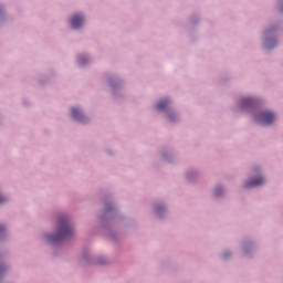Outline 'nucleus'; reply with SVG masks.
Listing matches in <instances>:
<instances>
[{
	"label": "nucleus",
	"instance_id": "0eeeda50",
	"mask_svg": "<svg viewBox=\"0 0 283 283\" xmlns=\"http://www.w3.org/2000/svg\"><path fill=\"white\" fill-rule=\"evenodd\" d=\"M241 105L244 107L247 105H253V99L251 97H245L241 101Z\"/></svg>",
	"mask_w": 283,
	"mask_h": 283
},
{
	"label": "nucleus",
	"instance_id": "9b49d317",
	"mask_svg": "<svg viewBox=\"0 0 283 283\" xmlns=\"http://www.w3.org/2000/svg\"><path fill=\"white\" fill-rule=\"evenodd\" d=\"M268 48H271V46H269V44H268Z\"/></svg>",
	"mask_w": 283,
	"mask_h": 283
},
{
	"label": "nucleus",
	"instance_id": "6e6552de",
	"mask_svg": "<svg viewBox=\"0 0 283 283\" xmlns=\"http://www.w3.org/2000/svg\"><path fill=\"white\" fill-rule=\"evenodd\" d=\"M1 202H6V198H3V196L0 195V205Z\"/></svg>",
	"mask_w": 283,
	"mask_h": 283
},
{
	"label": "nucleus",
	"instance_id": "39448f33",
	"mask_svg": "<svg viewBox=\"0 0 283 283\" xmlns=\"http://www.w3.org/2000/svg\"><path fill=\"white\" fill-rule=\"evenodd\" d=\"M72 117L75 118V120H83V113L81 109L73 107L71 109Z\"/></svg>",
	"mask_w": 283,
	"mask_h": 283
},
{
	"label": "nucleus",
	"instance_id": "20e7f679",
	"mask_svg": "<svg viewBox=\"0 0 283 283\" xmlns=\"http://www.w3.org/2000/svg\"><path fill=\"white\" fill-rule=\"evenodd\" d=\"M264 182V178L259 177L256 179L250 180L245 184L247 187H260Z\"/></svg>",
	"mask_w": 283,
	"mask_h": 283
},
{
	"label": "nucleus",
	"instance_id": "9d476101",
	"mask_svg": "<svg viewBox=\"0 0 283 283\" xmlns=\"http://www.w3.org/2000/svg\"><path fill=\"white\" fill-rule=\"evenodd\" d=\"M220 193L216 192V196H219Z\"/></svg>",
	"mask_w": 283,
	"mask_h": 283
},
{
	"label": "nucleus",
	"instance_id": "f257e3e1",
	"mask_svg": "<svg viewBox=\"0 0 283 283\" xmlns=\"http://www.w3.org/2000/svg\"><path fill=\"white\" fill-rule=\"evenodd\" d=\"M74 233L72 229V223H70V219L63 217L60 219L57 224V234L55 237L49 238L51 242H59V240H63V238H67Z\"/></svg>",
	"mask_w": 283,
	"mask_h": 283
},
{
	"label": "nucleus",
	"instance_id": "423d86ee",
	"mask_svg": "<svg viewBox=\"0 0 283 283\" xmlns=\"http://www.w3.org/2000/svg\"><path fill=\"white\" fill-rule=\"evenodd\" d=\"M169 105V99H164L161 102H159L156 106V108L159 111V112H163V109H167V106Z\"/></svg>",
	"mask_w": 283,
	"mask_h": 283
},
{
	"label": "nucleus",
	"instance_id": "1a4fd4ad",
	"mask_svg": "<svg viewBox=\"0 0 283 283\" xmlns=\"http://www.w3.org/2000/svg\"><path fill=\"white\" fill-rule=\"evenodd\" d=\"M3 229H4L3 227H0V231H3Z\"/></svg>",
	"mask_w": 283,
	"mask_h": 283
},
{
	"label": "nucleus",
	"instance_id": "7ed1b4c3",
	"mask_svg": "<svg viewBox=\"0 0 283 283\" xmlns=\"http://www.w3.org/2000/svg\"><path fill=\"white\" fill-rule=\"evenodd\" d=\"M83 25V15L76 14L71 19V27L76 30Z\"/></svg>",
	"mask_w": 283,
	"mask_h": 283
},
{
	"label": "nucleus",
	"instance_id": "f03ea898",
	"mask_svg": "<svg viewBox=\"0 0 283 283\" xmlns=\"http://www.w3.org/2000/svg\"><path fill=\"white\" fill-rule=\"evenodd\" d=\"M256 120H259L261 125H271V123L275 120V115L271 112H263L256 116Z\"/></svg>",
	"mask_w": 283,
	"mask_h": 283
}]
</instances>
